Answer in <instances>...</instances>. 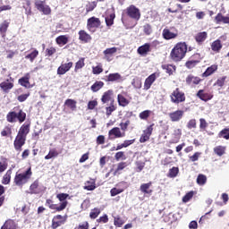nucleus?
I'll return each instance as SVG.
<instances>
[{"label":"nucleus","mask_w":229,"mask_h":229,"mask_svg":"<svg viewBox=\"0 0 229 229\" xmlns=\"http://www.w3.org/2000/svg\"><path fill=\"white\" fill-rule=\"evenodd\" d=\"M30 130H31L30 122H26L20 127L18 133L13 141L14 149L18 153H21V151H22V146L26 144V139Z\"/></svg>","instance_id":"1"},{"label":"nucleus","mask_w":229,"mask_h":229,"mask_svg":"<svg viewBox=\"0 0 229 229\" xmlns=\"http://www.w3.org/2000/svg\"><path fill=\"white\" fill-rule=\"evenodd\" d=\"M187 55V43L186 42H178L174 49L170 52V59L172 62H182Z\"/></svg>","instance_id":"2"},{"label":"nucleus","mask_w":229,"mask_h":229,"mask_svg":"<svg viewBox=\"0 0 229 229\" xmlns=\"http://www.w3.org/2000/svg\"><path fill=\"white\" fill-rule=\"evenodd\" d=\"M31 176H33V171L31 170V166L27 168L22 173L17 172L15 174V176L13 178V183L16 187H20V189H22L30 180H31Z\"/></svg>","instance_id":"3"},{"label":"nucleus","mask_w":229,"mask_h":229,"mask_svg":"<svg viewBox=\"0 0 229 229\" xmlns=\"http://www.w3.org/2000/svg\"><path fill=\"white\" fill-rule=\"evenodd\" d=\"M187 97L185 96V92L182 90L180 88H176L170 94L171 103L174 105H181V103H185Z\"/></svg>","instance_id":"4"},{"label":"nucleus","mask_w":229,"mask_h":229,"mask_svg":"<svg viewBox=\"0 0 229 229\" xmlns=\"http://www.w3.org/2000/svg\"><path fill=\"white\" fill-rule=\"evenodd\" d=\"M35 8L40 12L43 15H51V7L46 4V1L36 0L34 2Z\"/></svg>","instance_id":"5"},{"label":"nucleus","mask_w":229,"mask_h":229,"mask_svg":"<svg viewBox=\"0 0 229 229\" xmlns=\"http://www.w3.org/2000/svg\"><path fill=\"white\" fill-rule=\"evenodd\" d=\"M126 15L130 17V19H133V21H140V10L137 8V6L131 4L126 8Z\"/></svg>","instance_id":"6"},{"label":"nucleus","mask_w":229,"mask_h":229,"mask_svg":"<svg viewBox=\"0 0 229 229\" xmlns=\"http://www.w3.org/2000/svg\"><path fill=\"white\" fill-rule=\"evenodd\" d=\"M101 26V20L99 18H96L95 16H92L91 18L88 19L87 21V30L88 31H90L91 33H94L98 28Z\"/></svg>","instance_id":"7"},{"label":"nucleus","mask_w":229,"mask_h":229,"mask_svg":"<svg viewBox=\"0 0 229 229\" xmlns=\"http://www.w3.org/2000/svg\"><path fill=\"white\" fill-rule=\"evenodd\" d=\"M46 206L48 207L50 210H55V212H62L63 210H65V208H67V202L60 203L58 206V204L53 203V199H47L46 200Z\"/></svg>","instance_id":"8"},{"label":"nucleus","mask_w":229,"mask_h":229,"mask_svg":"<svg viewBox=\"0 0 229 229\" xmlns=\"http://www.w3.org/2000/svg\"><path fill=\"white\" fill-rule=\"evenodd\" d=\"M153 126H155V123L148 125L143 131V133L141 134V136L140 138V144H144V142H148V140H149V139L151 138V135H153Z\"/></svg>","instance_id":"9"},{"label":"nucleus","mask_w":229,"mask_h":229,"mask_svg":"<svg viewBox=\"0 0 229 229\" xmlns=\"http://www.w3.org/2000/svg\"><path fill=\"white\" fill-rule=\"evenodd\" d=\"M153 186V182H148L146 183H141L140 186V191L141 193H143L145 198H149L153 195V189L151 187Z\"/></svg>","instance_id":"10"},{"label":"nucleus","mask_w":229,"mask_h":229,"mask_svg":"<svg viewBox=\"0 0 229 229\" xmlns=\"http://www.w3.org/2000/svg\"><path fill=\"white\" fill-rule=\"evenodd\" d=\"M185 112L182 109H177L168 114V117L172 123H180L183 119Z\"/></svg>","instance_id":"11"},{"label":"nucleus","mask_w":229,"mask_h":229,"mask_svg":"<svg viewBox=\"0 0 229 229\" xmlns=\"http://www.w3.org/2000/svg\"><path fill=\"white\" fill-rule=\"evenodd\" d=\"M201 62V55L200 54H194L191 55V60H189L185 63V67L187 69H194L198 64Z\"/></svg>","instance_id":"12"},{"label":"nucleus","mask_w":229,"mask_h":229,"mask_svg":"<svg viewBox=\"0 0 229 229\" xmlns=\"http://www.w3.org/2000/svg\"><path fill=\"white\" fill-rule=\"evenodd\" d=\"M13 81H14L13 78L10 77L6 81L1 82L0 83L1 90H3V92H4L5 94H8V92H10V90H12L13 87H15V85L13 84Z\"/></svg>","instance_id":"13"},{"label":"nucleus","mask_w":229,"mask_h":229,"mask_svg":"<svg viewBox=\"0 0 229 229\" xmlns=\"http://www.w3.org/2000/svg\"><path fill=\"white\" fill-rule=\"evenodd\" d=\"M160 76V73L154 72L150 74L144 82V90H149L151 89V85L157 81V79Z\"/></svg>","instance_id":"14"},{"label":"nucleus","mask_w":229,"mask_h":229,"mask_svg":"<svg viewBox=\"0 0 229 229\" xmlns=\"http://www.w3.org/2000/svg\"><path fill=\"white\" fill-rule=\"evenodd\" d=\"M115 53H117V47H113L106 48L103 51L104 60H106V62H112V60H114V55H115Z\"/></svg>","instance_id":"15"},{"label":"nucleus","mask_w":229,"mask_h":229,"mask_svg":"<svg viewBox=\"0 0 229 229\" xmlns=\"http://www.w3.org/2000/svg\"><path fill=\"white\" fill-rule=\"evenodd\" d=\"M62 225H65V218L62 215L55 216L52 219L51 228L56 229L62 226Z\"/></svg>","instance_id":"16"},{"label":"nucleus","mask_w":229,"mask_h":229,"mask_svg":"<svg viewBox=\"0 0 229 229\" xmlns=\"http://www.w3.org/2000/svg\"><path fill=\"white\" fill-rule=\"evenodd\" d=\"M72 65H74V64L72 62H69V63L61 64L57 68V74L59 76H64V74H65L66 72H69V71H71V68L72 67Z\"/></svg>","instance_id":"17"},{"label":"nucleus","mask_w":229,"mask_h":229,"mask_svg":"<svg viewBox=\"0 0 229 229\" xmlns=\"http://www.w3.org/2000/svg\"><path fill=\"white\" fill-rule=\"evenodd\" d=\"M199 83H201V78L198 76L190 74L186 77V84H188L189 87H196V85H199Z\"/></svg>","instance_id":"18"},{"label":"nucleus","mask_w":229,"mask_h":229,"mask_svg":"<svg viewBox=\"0 0 229 229\" xmlns=\"http://www.w3.org/2000/svg\"><path fill=\"white\" fill-rule=\"evenodd\" d=\"M30 194H40L42 192V188H40V181L38 179L35 180L30 186Z\"/></svg>","instance_id":"19"},{"label":"nucleus","mask_w":229,"mask_h":229,"mask_svg":"<svg viewBox=\"0 0 229 229\" xmlns=\"http://www.w3.org/2000/svg\"><path fill=\"white\" fill-rule=\"evenodd\" d=\"M79 35V40L81 42H83V44H89V42H90V40H92V36H90V34H89L87 31L81 30L78 32Z\"/></svg>","instance_id":"20"},{"label":"nucleus","mask_w":229,"mask_h":229,"mask_svg":"<svg viewBox=\"0 0 229 229\" xmlns=\"http://www.w3.org/2000/svg\"><path fill=\"white\" fill-rule=\"evenodd\" d=\"M197 98H199V99H201V101L207 102V101H210V99L214 98V95L208 92H205V89H199L197 92Z\"/></svg>","instance_id":"21"},{"label":"nucleus","mask_w":229,"mask_h":229,"mask_svg":"<svg viewBox=\"0 0 229 229\" xmlns=\"http://www.w3.org/2000/svg\"><path fill=\"white\" fill-rule=\"evenodd\" d=\"M30 78L31 75L30 73H26L24 77H21L18 80L19 85L24 87L25 89H31V84L30 83Z\"/></svg>","instance_id":"22"},{"label":"nucleus","mask_w":229,"mask_h":229,"mask_svg":"<svg viewBox=\"0 0 229 229\" xmlns=\"http://www.w3.org/2000/svg\"><path fill=\"white\" fill-rule=\"evenodd\" d=\"M138 55H140L141 56H146L148 53H151V44L145 43L144 45L140 46L137 49Z\"/></svg>","instance_id":"23"},{"label":"nucleus","mask_w":229,"mask_h":229,"mask_svg":"<svg viewBox=\"0 0 229 229\" xmlns=\"http://www.w3.org/2000/svg\"><path fill=\"white\" fill-rule=\"evenodd\" d=\"M101 101L104 105L106 103H109V101L112 103V101H114V90L108 89L107 91L104 92L101 98Z\"/></svg>","instance_id":"24"},{"label":"nucleus","mask_w":229,"mask_h":229,"mask_svg":"<svg viewBox=\"0 0 229 229\" xmlns=\"http://www.w3.org/2000/svg\"><path fill=\"white\" fill-rule=\"evenodd\" d=\"M217 69H219V66L217 64H212L211 66L206 69V71L201 74V77L208 78V76H212V74L216 72Z\"/></svg>","instance_id":"25"},{"label":"nucleus","mask_w":229,"mask_h":229,"mask_svg":"<svg viewBox=\"0 0 229 229\" xmlns=\"http://www.w3.org/2000/svg\"><path fill=\"white\" fill-rule=\"evenodd\" d=\"M208 37V34L207 33V31H202V32L197 33L194 37V39L199 46H201V44H203V42L207 40Z\"/></svg>","instance_id":"26"},{"label":"nucleus","mask_w":229,"mask_h":229,"mask_svg":"<svg viewBox=\"0 0 229 229\" xmlns=\"http://www.w3.org/2000/svg\"><path fill=\"white\" fill-rule=\"evenodd\" d=\"M108 135L109 137H112V135H114L115 139H121V137H124L126 133H122L119 127H114L108 131Z\"/></svg>","instance_id":"27"},{"label":"nucleus","mask_w":229,"mask_h":229,"mask_svg":"<svg viewBox=\"0 0 229 229\" xmlns=\"http://www.w3.org/2000/svg\"><path fill=\"white\" fill-rule=\"evenodd\" d=\"M176 37H178V34L171 32L169 29L163 30V38H165V40H171L173 38H176Z\"/></svg>","instance_id":"28"},{"label":"nucleus","mask_w":229,"mask_h":229,"mask_svg":"<svg viewBox=\"0 0 229 229\" xmlns=\"http://www.w3.org/2000/svg\"><path fill=\"white\" fill-rule=\"evenodd\" d=\"M38 55H39L38 50L37 48H32V51L27 55H25V58L26 60H30V62L33 64L35 62V59L38 58Z\"/></svg>","instance_id":"29"},{"label":"nucleus","mask_w":229,"mask_h":229,"mask_svg":"<svg viewBox=\"0 0 229 229\" xmlns=\"http://www.w3.org/2000/svg\"><path fill=\"white\" fill-rule=\"evenodd\" d=\"M211 49L214 53H220L221 49H223V44L221 43V39H216L212 42Z\"/></svg>","instance_id":"30"},{"label":"nucleus","mask_w":229,"mask_h":229,"mask_svg":"<svg viewBox=\"0 0 229 229\" xmlns=\"http://www.w3.org/2000/svg\"><path fill=\"white\" fill-rule=\"evenodd\" d=\"M1 229H17V224L13 219H7L2 225Z\"/></svg>","instance_id":"31"},{"label":"nucleus","mask_w":229,"mask_h":229,"mask_svg":"<svg viewBox=\"0 0 229 229\" xmlns=\"http://www.w3.org/2000/svg\"><path fill=\"white\" fill-rule=\"evenodd\" d=\"M106 81H123V76L119 72L110 73L106 76Z\"/></svg>","instance_id":"32"},{"label":"nucleus","mask_w":229,"mask_h":229,"mask_svg":"<svg viewBox=\"0 0 229 229\" xmlns=\"http://www.w3.org/2000/svg\"><path fill=\"white\" fill-rule=\"evenodd\" d=\"M8 28H10V21L4 20L0 24V34L2 35V37H6V31H8Z\"/></svg>","instance_id":"33"},{"label":"nucleus","mask_w":229,"mask_h":229,"mask_svg":"<svg viewBox=\"0 0 229 229\" xmlns=\"http://www.w3.org/2000/svg\"><path fill=\"white\" fill-rule=\"evenodd\" d=\"M213 151L215 153V155H216L217 157H223V155H225L226 153V147L225 146H216L213 148Z\"/></svg>","instance_id":"34"},{"label":"nucleus","mask_w":229,"mask_h":229,"mask_svg":"<svg viewBox=\"0 0 229 229\" xmlns=\"http://www.w3.org/2000/svg\"><path fill=\"white\" fill-rule=\"evenodd\" d=\"M12 168L6 171L5 174L3 176L2 183L3 185H8L12 182Z\"/></svg>","instance_id":"35"},{"label":"nucleus","mask_w":229,"mask_h":229,"mask_svg":"<svg viewBox=\"0 0 229 229\" xmlns=\"http://www.w3.org/2000/svg\"><path fill=\"white\" fill-rule=\"evenodd\" d=\"M117 101H118L119 106L124 107V106H128V105H130V100L121 94L117 95Z\"/></svg>","instance_id":"36"},{"label":"nucleus","mask_w":229,"mask_h":229,"mask_svg":"<svg viewBox=\"0 0 229 229\" xmlns=\"http://www.w3.org/2000/svg\"><path fill=\"white\" fill-rule=\"evenodd\" d=\"M84 191H95L96 190V180L90 179V181H87L83 187Z\"/></svg>","instance_id":"37"},{"label":"nucleus","mask_w":229,"mask_h":229,"mask_svg":"<svg viewBox=\"0 0 229 229\" xmlns=\"http://www.w3.org/2000/svg\"><path fill=\"white\" fill-rule=\"evenodd\" d=\"M55 42L58 46H65V44H68L69 42V37H67L66 35L58 36L55 38Z\"/></svg>","instance_id":"38"},{"label":"nucleus","mask_w":229,"mask_h":229,"mask_svg":"<svg viewBox=\"0 0 229 229\" xmlns=\"http://www.w3.org/2000/svg\"><path fill=\"white\" fill-rule=\"evenodd\" d=\"M105 87V82L101 81H97L91 87L92 92H99Z\"/></svg>","instance_id":"39"},{"label":"nucleus","mask_w":229,"mask_h":229,"mask_svg":"<svg viewBox=\"0 0 229 229\" xmlns=\"http://www.w3.org/2000/svg\"><path fill=\"white\" fill-rule=\"evenodd\" d=\"M60 155V152L56 148H51L47 156H45V160H51V158H56Z\"/></svg>","instance_id":"40"},{"label":"nucleus","mask_w":229,"mask_h":229,"mask_svg":"<svg viewBox=\"0 0 229 229\" xmlns=\"http://www.w3.org/2000/svg\"><path fill=\"white\" fill-rule=\"evenodd\" d=\"M7 123H13L17 121V112L11 111L6 114Z\"/></svg>","instance_id":"41"},{"label":"nucleus","mask_w":229,"mask_h":229,"mask_svg":"<svg viewBox=\"0 0 229 229\" xmlns=\"http://www.w3.org/2000/svg\"><path fill=\"white\" fill-rule=\"evenodd\" d=\"M16 121L22 124L24 121H26V113L22 111V109H19L18 113H16Z\"/></svg>","instance_id":"42"},{"label":"nucleus","mask_w":229,"mask_h":229,"mask_svg":"<svg viewBox=\"0 0 229 229\" xmlns=\"http://www.w3.org/2000/svg\"><path fill=\"white\" fill-rule=\"evenodd\" d=\"M178 173H180V168L176 166H173L169 169L167 177L168 178H176L178 176Z\"/></svg>","instance_id":"43"},{"label":"nucleus","mask_w":229,"mask_h":229,"mask_svg":"<svg viewBox=\"0 0 229 229\" xmlns=\"http://www.w3.org/2000/svg\"><path fill=\"white\" fill-rule=\"evenodd\" d=\"M128 165L127 162H120L117 165L116 169L114 172V176H117V174H119V172L123 171V169H126V166Z\"/></svg>","instance_id":"44"},{"label":"nucleus","mask_w":229,"mask_h":229,"mask_svg":"<svg viewBox=\"0 0 229 229\" xmlns=\"http://www.w3.org/2000/svg\"><path fill=\"white\" fill-rule=\"evenodd\" d=\"M69 198V194L68 193H58L56 195V199L61 202V203H66V207L67 205H69V201H67V199Z\"/></svg>","instance_id":"45"},{"label":"nucleus","mask_w":229,"mask_h":229,"mask_svg":"<svg viewBox=\"0 0 229 229\" xmlns=\"http://www.w3.org/2000/svg\"><path fill=\"white\" fill-rule=\"evenodd\" d=\"M83 67H85V57H82L76 62L74 72H78V71H80V69H83Z\"/></svg>","instance_id":"46"},{"label":"nucleus","mask_w":229,"mask_h":229,"mask_svg":"<svg viewBox=\"0 0 229 229\" xmlns=\"http://www.w3.org/2000/svg\"><path fill=\"white\" fill-rule=\"evenodd\" d=\"M151 114H153V112L151 110H145V111L140 113L139 117H140V119H141V121H148V119H149Z\"/></svg>","instance_id":"47"},{"label":"nucleus","mask_w":229,"mask_h":229,"mask_svg":"<svg viewBox=\"0 0 229 229\" xmlns=\"http://www.w3.org/2000/svg\"><path fill=\"white\" fill-rule=\"evenodd\" d=\"M99 214H101V208H94L90 210L89 217L90 219H98Z\"/></svg>","instance_id":"48"},{"label":"nucleus","mask_w":229,"mask_h":229,"mask_svg":"<svg viewBox=\"0 0 229 229\" xmlns=\"http://www.w3.org/2000/svg\"><path fill=\"white\" fill-rule=\"evenodd\" d=\"M114 226H117V228H121V226L124 225V219H123L121 216L117 215L116 216H114Z\"/></svg>","instance_id":"49"},{"label":"nucleus","mask_w":229,"mask_h":229,"mask_svg":"<svg viewBox=\"0 0 229 229\" xmlns=\"http://www.w3.org/2000/svg\"><path fill=\"white\" fill-rule=\"evenodd\" d=\"M161 67L164 71H166L167 74L170 76L173 74V71H176V66L172 64H162Z\"/></svg>","instance_id":"50"},{"label":"nucleus","mask_w":229,"mask_h":229,"mask_svg":"<svg viewBox=\"0 0 229 229\" xmlns=\"http://www.w3.org/2000/svg\"><path fill=\"white\" fill-rule=\"evenodd\" d=\"M226 76L218 78L214 83V87H220V89H223V87H225V83H226Z\"/></svg>","instance_id":"51"},{"label":"nucleus","mask_w":229,"mask_h":229,"mask_svg":"<svg viewBox=\"0 0 229 229\" xmlns=\"http://www.w3.org/2000/svg\"><path fill=\"white\" fill-rule=\"evenodd\" d=\"M76 100L68 98L65 100L64 105L68 107L71 108V110H76Z\"/></svg>","instance_id":"52"},{"label":"nucleus","mask_w":229,"mask_h":229,"mask_svg":"<svg viewBox=\"0 0 229 229\" xmlns=\"http://www.w3.org/2000/svg\"><path fill=\"white\" fill-rule=\"evenodd\" d=\"M219 139H225V140H229V129L225 128L218 133Z\"/></svg>","instance_id":"53"},{"label":"nucleus","mask_w":229,"mask_h":229,"mask_svg":"<svg viewBox=\"0 0 229 229\" xmlns=\"http://www.w3.org/2000/svg\"><path fill=\"white\" fill-rule=\"evenodd\" d=\"M197 183L198 185L203 186L207 183V175L203 174H199L197 177Z\"/></svg>","instance_id":"54"},{"label":"nucleus","mask_w":229,"mask_h":229,"mask_svg":"<svg viewBox=\"0 0 229 229\" xmlns=\"http://www.w3.org/2000/svg\"><path fill=\"white\" fill-rule=\"evenodd\" d=\"M5 169H8V159L6 157H3L0 162V173H4Z\"/></svg>","instance_id":"55"},{"label":"nucleus","mask_w":229,"mask_h":229,"mask_svg":"<svg viewBox=\"0 0 229 229\" xmlns=\"http://www.w3.org/2000/svg\"><path fill=\"white\" fill-rule=\"evenodd\" d=\"M207 128H208V123H207V120H205V118H200L199 119L200 131H207Z\"/></svg>","instance_id":"56"},{"label":"nucleus","mask_w":229,"mask_h":229,"mask_svg":"<svg viewBox=\"0 0 229 229\" xmlns=\"http://www.w3.org/2000/svg\"><path fill=\"white\" fill-rule=\"evenodd\" d=\"M192 198H194V192L191 191L182 197V203H189Z\"/></svg>","instance_id":"57"},{"label":"nucleus","mask_w":229,"mask_h":229,"mask_svg":"<svg viewBox=\"0 0 229 229\" xmlns=\"http://www.w3.org/2000/svg\"><path fill=\"white\" fill-rule=\"evenodd\" d=\"M186 126L188 130H196V128H198V123L196 122V119H191Z\"/></svg>","instance_id":"58"},{"label":"nucleus","mask_w":229,"mask_h":229,"mask_svg":"<svg viewBox=\"0 0 229 229\" xmlns=\"http://www.w3.org/2000/svg\"><path fill=\"white\" fill-rule=\"evenodd\" d=\"M143 33H145L147 36H149L153 33V27H151V24L146 23L143 26Z\"/></svg>","instance_id":"59"},{"label":"nucleus","mask_w":229,"mask_h":229,"mask_svg":"<svg viewBox=\"0 0 229 229\" xmlns=\"http://www.w3.org/2000/svg\"><path fill=\"white\" fill-rule=\"evenodd\" d=\"M115 110H116V107L114 105V100H112V102L110 103V106H107L106 108V115H112V113L115 112Z\"/></svg>","instance_id":"60"},{"label":"nucleus","mask_w":229,"mask_h":229,"mask_svg":"<svg viewBox=\"0 0 229 229\" xmlns=\"http://www.w3.org/2000/svg\"><path fill=\"white\" fill-rule=\"evenodd\" d=\"M114 159L119 162V160H126V155L124 151L116 152L114 155Z\"/></svg>","instance_id":"61"},{"label":"nucleus","mask_w":229,"mask_h":229,"mask_svg":"<svg viewBox=\"0 0 229 229\" xmlns=\"http://www.w3.org/2000/svg\"><path fill=\"white\" fill-rule=\"evenodd\" d=\"M114 19H115V14L112 13L109 17H106V26H113Z\"/></svg>","instance_id":"62"},{"label":"nucleus","mask_w":229,"mask_h":229,"mask_svg":"<svg viewBox=\"0 0 229 229\" xmlns=\"http://www.w3.org/2000/svg\"><path fill=\"white\" fill-rule=\"evenodd\" d=\"M101 72H103V66L101 64L97 66H92L93 74H101Z\"/></svg>","instance_id":"63"},{"label":"nucleus","mask_w":229,"mask_h":229,"mask_svg":"<svg viewBox=\"0 0 229 229\" xmlns=\"http://www.w3.org/2000/svg\"><path fill=\"white\" fill-rule=\"evenodd\" d=\"M90 227V225L88 221H85L81 224H79L77 226L74 227V229H89Z\"/></svg>","instance_id":"64"}]
</instances>
